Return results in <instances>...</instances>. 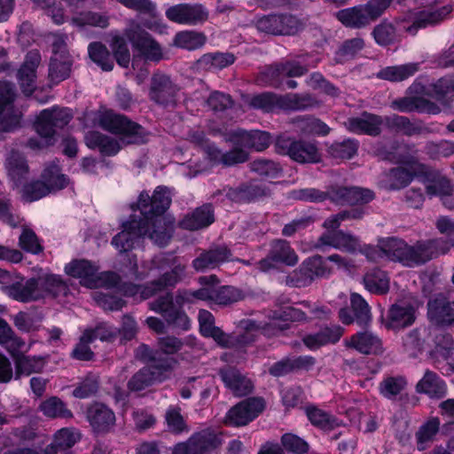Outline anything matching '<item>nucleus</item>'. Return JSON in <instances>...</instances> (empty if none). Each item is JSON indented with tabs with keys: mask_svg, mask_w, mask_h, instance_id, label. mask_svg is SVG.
Wrapping results in <instances>:
<instances>
[{
	"mask_svg": "<svg viewBox=\"0 0 454 454\" xmlns=\"http://www.w3.org/2000/svg\"><path fill=\"white\" fill-rule=\"evenodd\" d=\"M170 190L166 186H157L152 195L146 192L139 194L133 210H139L140 215H132L122 223V231L116 234L112 244L125 253L134 247L135 243L148 236L160 247L168 245L174 231V219L165 213L171 205Z\"/></svg>",
	"mask_w": 454,
	"mask_h": 454,
	"instance_id": "nucleus-1",
	"label": "nucleus"
},
{
	"mask_svg": "<svg viewBox=\"0 0 454 454\" xmlns=\"http://www.w3.org/2000/svg\"><path fill=\"white\" fill-rule=\"evenodd\" d=\"M207 292L204 288L195 291L179 289L174 298L172 293H166L149 303L150 309L160 314L166 323L176 329L187 331L191 322L183 309L185 303H191L195 299L204 301Z\"/></svg>",
	"mask_w": 454,
	"mask_h": 454,
	"instance_id": "nucleus-2",
	"label": "nucleus"
},
{
	"mask_svg": "<svg viewBox=\"0 0 454 454\" xmlns=\"http://www.w3.org/2000/svg\"><path fill=\"white\" fill-rule=\"evenodd\" d=\"M440 240H420L413 246L403 239L388 238L380 244L381 252L392 261L399 262L404 266L414 267L422 265L432 260L440 252Z\"/></svg>",
	"mask_w": 454,
	"mask_h": 454,
	"instance_id": "nucleus-3",
	"label": "nucleus"
},
{
	"mask_svg": "<svg viewBox=\"0 0 454 454\" xmlns=\"http://www.w3.org/2000/svg\"><path fill=\"white\" fill-rule=\"evenodd\" d=\"M98 125L105 130L121 135V141L125 145H139L146 140V131L140 124L113 111L103 113L98 118Z\"/></svg>",
	"mask_w": 454,
	"mask_h": 454,
	"instance_id": "nucleus-4",
	"label": "nucleus"
},
{
	"mask_svg": "<svg viewBox=\"0 0 454 454\" xmlns=\"http://www.w3.org/2000/svg\"><path fill=\"white\" fill-rule=\"evenodd\" d=\"M261 33L273 36H294L304 30L306 22L290 12H273L255 20Z\"/></svg>",
	"mask_w": 454,
	"mask_h": 454,
	"instance_id": "nucleus-5",
	"label": "nucleus"
},
{
	"mask_svg": "<svg viewBox=\"0 0 454 454\" xmlns=\"http://www.w3.org/2000/svg\"><path fill=\"white\" fill-rule=\"evenodd\" d=\"M181 87L168 74L157 70L149 79L148 98L162 108H175L180 100Z\"/></svg>",
	"mask_w": 454,
	"mask_h": 454,
	"instance_id": "nucleus-6",
	"label": "nucleus"
},
{
	"mask_svg": "<svg viewBox=\"0 0 454 454\" xmlns=\"http://www.w3.org/2000/svg\"><path fill=\"white\" fill-rule=\"evenodd\" d=\"M176 360H159L157 364H146L136 372L127 382L129 392L137 393L143 391L155 383H160L168 379Z\"/></svg>",
	"mask_w": 454,
	"mask_h": 454,
	"instance_id": "nucleus-7",
	"label": "nucleus"
},
{
	"mask_svg": "<svg viewBox=\"0 0 454 454\" xmlns=\"http://www.w3.org/2000/svg\"><path fill=\"white\" fill-rule=\"evenodd\" d=\"M73 115L67 108L53 107L43 110L35 121L38 135L45 139L47 145H52L58 129H63L72 120Z\"/></svg>",
	"mask_w": 454,
	"mask_h": 454,
	"instance_id": "nucleus-8",
	"label": "nucleus"
},
{
	"mask_svg": "<svg viewBox=\"0 0 454 454\" xmlns=\"http://www.w3.org/2000/svg\"><path fill=\"white\" fill-rule=\"evenodd\" d=\"M275 146L278 153L288 155L299 163H317L321 160L318 148L314 143L309 141L278 137Z\"/></svg>",
	"mask_w": 454,
	"mask_h": 454,
	"instance_id": "nucleus-9",
	"label": "nucleus"
},
{
	"mask_svg": "<svg viewBox=\"0 0 454 454\" xmlns=\"http://www.w3.org/2000/svg\"><path fill=\"white\" fill-rule=\"evenodd\" d=\"M221 445V435L207 428L194 433L186 442L176 444L172 454H210Z\"/></svg>",
	"mask_w": 454,
	"mask_h": 454,
	"instance_id": "nucleus-10",
	"label": "nucleus"
},
{
	"mask_svg": "<svg viewBox=\"0 0 454 454\" xmlns=\"http://www.w3.org/2000/svg\"><path fill=\"white\" fill-rule=\"evenodd\" d=\"M327 200L338 206L364 205L375 199V192L359 186H344L338 184L326 187Z\"/></svg>",
	"mask_w": 454,
	"mask_h": 454,
	"instance_id": "nucleus-11",
	"label": "nucleus"
},
{
	"mask_svg": "<svg viewBox=\"0 0 454 454\" xmlns=\"http://www.w3.org/2000/svg\"><path fill=\"white\" fill-rule=\"evenodd\" d=\"M184 272L185 266L177 264L171 270L162 274L159 278L150 281L143 286L129 284L123 291L127 295H133L137 293L138 288H141L140 294L142 298L148 299L164 289L174 287L183 279Z\"/></svg>",
	"mask_w": 454,
	"mask_h": 454,
	"instance_id": "nucleus-12",
	"label": "nucleus"
},
{
	"mask_svg": "<svg viewBox=\"0 0 454 454\" xmlns=\"http://www.w3.org/2000/svg\"><path fill=\"white\" fill-rule=\"evenodd\" d=\"M225 196L235 203H252L271 196L270 184L257 179L241 183L239 186L223 190Z\"/></svg>",
	"mask_w": 454,
	"mask_h": 454,
	"instance_id": "nucleus-13",
	"label": "nucleus"
},
{
	"mask_svg": "<svg viewBox=\"0 0 454 454\" xmlns=\"http://www.w3.org/2000/svg\"><path fill=\"white\" fill-rule=\"evenodd\" d=\"M298 255L292 248L289 241L283 239H276L270 241L267 256L257 263L262 271H269L276 267L277 263L286 266H294L298 262Z\"/></svg>",
	"mask_w": 454,
	"mask_h": 454,
	"instance_id": "nucleus-14",
	"label": "nucleus"
},
{
	"mask_svg": "<svg viewBox=\"0 0 454 454\" xmlns=\"http://www.w3.org/2000/svg\"><path fill=\"white\" fill-rule=\"evenodd\" d=\"M264 408L263 398L248 397L229 410L224 418V423L235 427L246 426L257 418Z\"/></svg>",
	"mask_w": 454,
	"mask_h": 454,
	"instance_id": "nucleus-15",
	"label": "nucleus"
},
{
	"mask_svg": "<svg viewBox=\"0 0 454 454\" xmlns=\"http://www.w3.org/2000/svg\"><path fill=\"white\" fill-rule=\"evenodd\" d=\"M52 56L49 64V79L59 83L70 76L72 59L67 44L61 37H57L51 44Z\"/></svg>",
	"mask_w": 454,
	"mask_h": 454,
	"instance_id": "nucleus-16",
	"label": "nucleus"
},
{
	"mask_svg": "<svg viewBox=\"0 0 454 454\" xmlns=\"http://www.w3.org/2000/svg\"><path fill=\"white\" fill-rule=\"evenodd\" d=\"M235 261L232 252L224 244H213L207 249H201L192 262V268L199 272L215 270L223 263Z\"/></svg>",
	"mask_w": 454,
	"mask_h": 454,
	"instance_id": "nucleus-17",
	"label": "nucleus"
},
{
	"mask_svg": "<svg viewBox=\"0 0 454 454\" xmlns=\"http://www.w3.org/2000/svg\"><path fill=\"white\" fill-rule=\"evenodd\" d=\"M166 17L178 24L196 26L207 20L208 12L200 4H178L166 11Z\"/></svg>",
	"mask_w": 454,
	"mask_h": 454,
	"instance_id": "nucleus-18",
	"label": "nucleus"
},
{
	"mask_svg": "<svg viewBox=\"0 0 454 454\" xmlns=\"http://www.w3.org/2000/svg\"><path fill=\"white\" fill-rule=\"evenodd\" d=\"M420 4L425 5L426 9L418 13L413 23L406 29L407 32L413 35L419 28L441 22L452 12L451 5L439 6L436 0L433 2L427 0L425 4Z\"/></svg>",
	"mask_w": 454,
	"mask_h": 454,
	"instance_id": "nucleus-19",
	"label": "nucleus"
},
{
	"mask_svg": "<svg viewBox=\"0 0 454 454\" xmlns=\"http://www.w3.org/2000/svg\"><path fill=\"white\" fill-rule=\"evenodd\" d=\"M427 317L429 321L439 326L454 325V301L438 294L427 301Z\"/></svg>",
	"mask_w": 454,
	"mask_h": 454,
	"instance_id": "nucleus-20",
	"label": "nucleus"
},
{
	"mask_svg": "<svg viewBox=\"0 0 454 454\" xmlns=\"http://www.w3.org/2000/svg\"><path fill=\"white\" fill-rule=\"evenodd\" d=\"M127 36L132 45L137 48L146 59L159 61L162 59L160 44L153 39L148 32L140 27L130 28Z\"/></svg>",
	"mask_w": 454,
	"mask_h": 454,
	"instance_id": "nucleus-21",
	"label": "nucleus"
},
{
	"mask_svg": "<svg viewBox=\"0 0 454 454\" xmlns=\"http://www.w3.org/2000/svg\"><path fill=\"white\" fill-rule=\"evenodd\" d=\"M218 374L224 386L236 396L247 395L254 389L252 381L234 366H223L219 369Z\"/></svg>",
	"mask_w": 454,
	"mask_h": 454,
	"instance_id": "nucleus-22",
	"label": "nucleus"
},
{
	"mask_svg": "<svg viewBox=\"0 0 454 454\" xmlns=\"http://www.w3.org/2000/svg\"><path fill=\"white\" fill-rule=\"evenodd\" d=\"M226 140L231 142L233 145L253 148L256 151H263L270 146L271 137L270 133L265 131H246L239 129L231 132Z\"/></svg>",
	"mask_w": 454,
	"mask_h": 454,
	"instance_id": "nucleus-23",
	"label": "nucleus"
},
{
	"mask_svg": "<svg viewBox=\"0 0 454 454\" xmlns=\"http://www.w3.org/2000/svg\"><path fill=\"white\" fill-rule=\"evenodd\" d=\"M419 173L428 183L426 192L430 196L450 195L454 192L450 180L440 170L427 165L419 167Z\"/></svg>",
	"mask_w": 454,
	"mask_h": 454,
	"instance_id": "nucleus-24",
	"label": "nucleus"
},
{
	"mask_svg": "<svg viewBox=\"0 0 454 454\" xmlns=\"http://www.w3.org/2000/svg\"><path fill=\"white\" fill-rule=\"evenodd\" d=\"M418 307L417 301L403 300L393 304L387 312L388 327L403 328L412 325Z\"/></svg>",
	"mask_w": 454,
	"mask_h": 454,
	"instance_id": "nucleus-25",
	"label": "nucleus"
},
{
	"mask_svg": "<svg viewBox=\"0 0 454 454\" xmlns=\"http://www.w3.org/2000/svg\"><path fill=\"white\" fill-rule=\"evenodd\" d=\"M35 278H30L23 282V279L12 281L4 286V293L12 299L20 302L39 301L42 295L36 287Z\"/></svg>",
	"mask_w": 454,
	"mask_h": 454,
	"instance_id": "nucleus-26",
	"label": "nucleus"
},
{
	"mask_svg": "<svg viewBox=\"0 0 454 454\" xmlns=\"http://www.w3.org/2000/svg\"><path fill=\"white\" fill-rule=\"evenodd\" d=\"M87 419L97 432H108L115 422V415L112 410L103 403H94L87 410Z\"/></svg>",
	"mask_w": 454,
	"mask_h": 454,
	"instance_id": "nucleus-27",
	"label": "nucleus"
},
{
	"mask_svg": "<svg viewBox=\"0 0 454 454\" xmlns=\"http://www.w3.org/2000/svg\"><path fill=\"white\" fill-rule=\"evenodd\" d=\"M345 345L365 355H378L383 350L381 340L367 331L359 332L349 340H345Z\"/></svg>",
	"mask_w": 454,
	"mask_h": 454,
	"instance_id": "nucleus-28",
	"label": "nucleus"
},
{
	"mask_svg": "<svg viewBox=\"0 0 454 454\" xmlns=\"http://www.w3.org/2000/svg\"><path fill=\"white\" fill-rule=\"evenodd\" d=\"M380 116L364 112L360 117H351L347 120L345 126L349 131L364 133L370 136L380 135L382 124Z\"/></svg>",
	"mask_w": 454,
	"mask_h": 454,
	"instance_id": "nucleus-29",
	"label": "nucleus"
},
{
	"mask_svg": "<svg viewBox=\"0 0 454 454\" xmlns=\"http://www.w3.org/2000/svg\"><path fill=\"white\" fill-rule=\"evenodd\" d=\"M235 59V55L231 52L206 53L194 63V69L199 72L221 70L232 65Z\"/></svg>",
	"mask_w": 454,
	"mask_h": 454,
	"instance_id": "nucleus-30",
	"label": "nucleus"
},
{
	"mask_svg": "<svg viewBox=\"0 0 454 454\" xmlns=\"http://www.w3.org/2000/svg\"><path fill=\"white\" fill-rule=\"evenodd\" d=\"M344 333V328L333 325L321 328L314 334L303 338V343L310 349L318 348L326 344H334L340 340Z\"/></svg>",
	"mask_w": 454,
	"mask_h": 454,
	"instance_id": "nucleus-31",
	"label": "nucleus"
},
{
	"mask_svg": "<svg viewBox=\"0 0 454 454\" xmlns=\"http://www.w3.org/2000/svg\"><path fill=\"white\" fill-rule=\"evenodd\" d=\"M35 282L42 299L46 296L53 298L59 295L67 296L69 291L67 284L58 275H42L35 278Z\"/></svg>",
	"mask_w": 454,
	"mask_h": 454,
	"instance_id": "nucleus-32",
	"label": "nucleus"
},
{
	"mask_svg": "<svg viewBox=\"0 0 454 454\" xmlns=\"http://www.w3.org/2000/svg\"><path fill=\"white\" fill-rule=\"evenodd\" d=\"M214 211L210 204L197 207L191 215H187L179 222L184 230L197 231L209 226L214 222Z\"/></svg>",
	"mask_w": 454,
	"mask_h": 454,
	"instance_id": "nucleus-33",
	"label": "nucleus"
},
{
	"mask_svg": "<svg viewBox=\"0 0 454 454\" xmlns=\"http://www.w3.org/2000/svg\"><path fill=\"white\" fill-rule=\"evenodd\" d=\"M391 106L394 109H397L401 112L410 113V112H420V113H428V114H438L440 112L439 106L422 98V97H405L399 99H396L392 102Z\"/></svg>",
	"mask_w": 454,
	"mask_h": 454,
	"instance_id": "nucleus-34",
	"label": "nucleus"
},
{
	"mask_svg": "<svg viewBox=\"0 0 454 454\" xmlns=\"http://www.w3.org/2000/svg\"><path fill=\"white\" fill-rule=\"evenodd\" d=\"M85 143L90 149H98L105 156L115 155L120 150L119 142L99 131H89L85 135Z\"/></svg>",
	"mask_w": 454,
	"mask_h": 454,
	"instance_id": "nucleus-35",
	"label": "nucleus"
},
{
	"mask_svg": "<svg viewBox=\"0 0 454 454\" xmlns=\"http://www.w3.org/2000/svg\"><path fill=\"white\" fill-rule=\"evenodd\" d=\"M416 391L433 398H442L447 392L445 382L434 372L427 370L423 378L417 383Z\"/></svg>",
	"mask_w": 454,
	"mask_h": 454,
	"instance_id": "nucleus-36",
	"label": "nucleus"
},
{
	"mask_svg": "<svg viewBox=\"0 0 454 454\" xmlns=\"http://www.w3.org/2000/svg\"><path fill=\"white\" fill-rule=\"evenodd\" d=\"M386 125L391 130L403 133L405 136H414L430 133V129L423 126L421 121H411L408 117L393 115L386 118Z\"/></svg>",
	"mask_w": 454,
	"mask_h": 454,
	"instance_id": "nucleus-37",
	"label": "nucleus"
},
{
	"mask_svg": "<svg viewBox=\"0 0 454 454\" xmlns=\"http://www.w3.org/2000/svg\"><path fill=\"white\" fill-rule=\"evenodd\" d=\"M320 105V101L309 93H288L280 98V109L283 110L304 111L319 107Z\"/></svg>",
	"mask_w": 454,
	"mask_h": 454,
	"instance_id": "nucleus-38",
	"label": "nucleus"
},
{
	"mask_svg": "<svg viewBox=\"0 0 454 454\" xmlns=\"http://www.w3.org/2000/svg\"><path fill=\"white\" fill-rule=\"evenodd\" d=\"M336 18L345 27L351 28H362L371 22L364 5H357L339 11Z\"/></svg>",
	"mask_w": 454,
	"mask_h": 454,
	"instance_id": "nucleus-39",
	"label": "nucleus"
},
{
	"mask_svg": "<svg viewBox=\"0 0 454 454\" xmlns=\"http://www.w3.org/2000/svg\"><path fill=\"white\" fill-rule=\"evenodd\" d=\"M204 291L207 292L204 301H210L219 305H229L243 299L241 291L230 286L204 288Z\"/></svg>",
	"mask_w": 454,
	"mask_h": 454,
	"instance_id": "nucleus-40",
	"label": "nucleus"
},
{
	"mask_svg": "<svg viewBox=\"0 0 454 454\" xmlns=\"http://www.w3.org/2000/svg\"><path fill=\"white\" fill-rule=\"evenodd\" d=\"M295 128L304 135L326 136L330 132V128L321 120L311 116H297L292 120Z\"/></svg>",
	"mask_w": 454,
	"mask_h": 454,
	"instance_id": "nucleus-41",
	"label": "nucleus"
},
{
	"mask_svg": "<svg viewBox=\"0 0 454 454\" xmlns=\"http://www.w3.org/2000/svg\"><path fill=\"white\" fill-rule=\"evenodd\" d=\"M44 365L45 361L41 356L18 355L15 356V379H20L22 375L39 373L43 372Z\"/></svg>",
	"mask_w": 454,
	"mask_h": 454,
	"instance_id": "nucleus-42",
	"label": "nucleus"
},
{
	"mask_svg": "<svg viewBox=\"0 0 454 454\" xmlns=\"http://www.w3.org/2000/svg\"><path fill=\"white\" fill-rule=\"evenodd\" d=\"M305 411L310 423L323 430L330 431L340 425V420L335 416L316 406H308Z\"/></svg>",
	"mask_w": 454,
	"mask_h": 454,
	"instance_id": "nucleus-43",
	"label": "nucleus"
},
{
	"mask_svg": "<svg viewBox=\"0 0 454 454\" xmlns=\"http://www.w3.org/2000/svg\"><path fill=\"white\" fill-rule=\"evenodd\" d=\"M39 411L51 419H72L73 412L67 404L58 396H51L43 401L39 405Z\"/></svg>",
	"mask_w": 454,
	"mask_h": 454,
	"instance_id": "nucleus-44",
	"label": "nucleus"
},
{
	"mask_svg": "<svg viewBox=\"0 0 454 454\" xmlns=\"http://www.w3.org/2000/svg\"><path fill=\"white\" fill-rule=\"evenodd\" d=\"M110 15L108 12H82L76 16L73 17L71 23L74 26L83 27L85 26L96 27L99 28H106L110 22Z\"/></svg>",
	"mask_w": 454,
	"mask_h": 454,
	"instance_id": "nucleus-45",
	"label": "nucleus"
},
{
	"mask_svg": "<svg viewBox=\"0 0 454 454\" xmlns=\"http://www.w3.org/2000/svg\"><path fill=\"white\" fill-rule=\"evenodd\" d=\"M418 71V63H409L401 66L387 67L378 73V77L391 82H401L412 76Z\"/></svg>",
	"mask_w": 454,
	"mask_h": 454,
	"instance_id": "nucleus-46",
	"label": "nucleus"
},
{
	"mask_svg": "<svg viewBox=\"0 0 454 454\" xmlns=\"http://www.w3.org/2000/svg\"><path fill=\"white\" fill-rule=\"evenodd\" d=\"M366 289L371 293L386 294L389 289V280L387 273L375 268L368 271L364 277Z\"/></svg>",
	"mask_w": 454,
	"mask_h": 454,
	"instance_id": "nucleus-47",
	"label": "nucleus"
},
{
	"mask_svg": "<svg viewBox=\"0 0 454 454\" xmlns=\"http://www.w3.org/2000/svg\"><path fill=\"white\" fill-rule=\"evenodd\" d=\"M90 59L99 66L104 71H111L114 68V61L105 44L101 42H92L88 46Z\"/></svg>",
	"mask_w": 454,
	"mask_h": 454,
	"instance_id": "nucleus-48",
	"label": "nucleus"
},
{
	"mask_svg": "<svg viewBox=\"0 0 454 454\" xmlns=\"http://www.w3.org/2000/svg\"><path fill=\"white\" fill-rule=\"evenodd\" d=\"M206 41L207 37L201 32L182 31L176 35L174 43L177 47L192 51L202 47Z\"/></svg>",
	"mask_w": 454,
	"mask_h": 454,
	"instance_id": "nucleus-49",
	"label": "nucleus"
},
{
	"mask_svg": "<svg viewBox=\"0 0 454 454\" xmlns=\"http://www.w3.org/2000/svg\"><path fill=\"white\" fill-rule=\"evenodd\" d=\"M350 302L356 323L360 326H367L372 321V314L368 303L356 293L351 294Z\"/></svg>",
	"mask_w": 454,
	"mask_h": 454,
	"instance_id": "nucleus-50",
	"label": "nucleus"
},
{
	"mask_svg": "<svg viewBox=\"0 0 454 454\" xmlns=\"http://www.w3.org/2000/svg\"><path fill=\"white\" fill-rule=\"evenodd\" d=\"M437 230L447 236L446 239H437L441 245L438 248L440 254H446L454 246V220L448 216H441L436 220Z\"/></svg>",
	"mask_w": 454,
	"mask_h": 454,
	"instance_id": "nucleus-51",
	"label": "nucleus"
},
{
	"mask_svg": "<svg viewBox=\"0 0 454 454\" xmlns=\"http://www.w3.org/2000/svg\"><path fill=\"white\" fill-rule=\"evenodd\" d=\"M65 271L74 278L93 279L98 268L87 260H74L65 267Z\"/></svg>",
	"mask_w": 454,
	"mask_h": 454,
	"instance_id": "nucleus-52",
	"label": "nucleus"
},
{
	"mask_svg": "<svg viewBox=\"0 0 454 454\" xmlns=\"http://www.w3.org/2000/svg\"><path fill=\"white\" fill-rule=\"evenodd\" d=\"M358 150V142L354 139H345L342 142H334L328 148V153L334 159L349 160Z\"/></svg>",
	"mask_w": 454,
	"mask_h": 454,
	"instance_id": "nucleus-53",
	"label": "nucleus"
},
{
	"mask_svg": "<svg viewBox=\"0 0 454 454\" xmlns=\"http://www.w3.org/2000/svg\"><path fill=\"white\" fill-rule=\"evenodd\" d=\"M280 98L281 96L267 91L252 97L249 105L254 108L270 113L277 108L280 109Z\"/></svg>",
	"mask_w": 454,
	"mask_h": 454,
	"instance_id": "nucleus-54",
	"label": "nucleus"
},
{
	"mask_svg": "<svg viewBox=\"0 0 454 454\" xmlns=\"http://www.w3.org/2000/svg\"><path fill=\"white\" fill-rule=\"evenodd\" d=\"M407 381L402 377H387L379 387L380 393L387 399H393L406 387Z\"/></svg>",
	"mask_w": 454,
	"mask_h": 454,
	"instance_id": "nucleus-55",
	"label": "nucleus"
},
{
	"mask_svg": "<svg viewBox=\"0 0 454 454\" xmlns=\"http://www.w3.org/2000/svg\"><path fill=\"white\" fill-rule=\"evenodd\" d=\"M165 420L168 431L172 434H180L189 431V427L181 414L179 407L168 409L165 414Z\"/></svg>",
	"mask_w": 454,
	"mask_h": 454,
	"instance_id": "nucleus-56",
	"label": "nucleus"
},
{
	"mask_svg": "<svg viewBox=\"0 0 454 454\" xmlns=\"http://www.w3.org/2000/svg\"><path fill=\"white\" fill-rule=\"evenodd\" d=\"M307 82L313 90H320L322 93L332 98H338L340 94V89L318 72L311 74Z\"/></svg>",
	"mask_w": 454,
	"mask_h": 454,
	"instance_id": "nucleus-57",
	"label": "nucleus"
},
{
	"mask_svg": "<svg viewBox=\"0 0 454 454\" xmlns=\"http://www.w3.org/2000/svg\"><path fill=\"white\" fill-rule=\"evenodd\" d=\"M42 178L52 191L63 189L67 185L65 176L60 173L59 167L55 163L45 168Z\"/></svg>",
	"mask_w": 454,
	"mask_h": 454,
	"instance_id": "nucleus-58",
	"label": "nucleus"
},
{
	"mask_svg": "<svg viewBox=\"0 0 454 454\" xmlns=\"http://www.w3.org/2000/svg\"><path fill=\"white\" fill-rule=\"evenodd\" d=\"M440 427V420L438 418H432L420 427L416 433L418 449L424 450L426 449L425 443L431 441L433 437L438 433Z\"/></svg>",
	"mask_w": 454,
	"mask_h": 454,
	"instance_id": "nucleus-59",
	"label": "nucleus"
},
{
	"mask_svg": "<svg viewBox=\"0 0 454 454\" xmlns=\"http://www.w3.org/2000/svg\"><path fill=\"white\" fill-rule=\"evenodd\" d=\"M19 246L21 249L33 254H38L43 250L35 231L27 227L22 228L19 238Z\"/></svg>",
	"mask_w": 454,
	"mask_h": 454,
	"instance_id": "nucleus-60",
	"label": "nucleus"
},
{
	"mask_svg": "<svg viewBox=\"0 0 454 454\" xmlns=\"http://www.w3.org/2000/svg\"><path fill=\"white\" fill-rule=\"evenodd\" d=\"M7 166L13 178H20L28 172L27 160L22 153L12 150L7 158Z\"/></svg>",
	"mask_w": 454,
	"mask_h": 454,
	"instance_id": "nucleus-61",
	"label": "nucleus"
},
{
	"mask_svg": "<svg viewBox=\"0 0 454 454\" xmlns=\"http://www.w3.org/2000/svg\"><path fill=\"white\" fill-rule=\"evenodd\" d=\"M413 174L403 167L393 168L388 173L389 188L399 190L407 186L413 179Z\"/></svg>",
	"mask_w": 454,
	"mask_h": 454,
	"instance_id": "nucleus-62",
	"label": "nucleus"
},
{
	"mask_svg": "<svg viewBox=\"0 0 454 454\" xmlns=\"http://www.w3.org/2000/svg\"><path fill=\"white\" fill-rule=\"evenodd\" d=\"M372 35L378 44L387 46L395 41V28L391 23L381 22L373 28Z\"/></svg>",
	"mask_w": 454,
	"mask_h": 454,
	"instance_id": "nucleus-63",
	"label": "nucleus"
},
{
	"mask_svg": "<svg viewBox=\"0 0 454 454\" xmlns=\"http://www.w3.org/2000/svg\"><path fill=\"white\" fill-rule=\"evenodd\" d=\"M427 154L433 160L450 157L454 154V143L442 140L439 143L428 142L425 147Z\"/></svg>",
	"mask_w": 454,
	"mask_h": 454,
	"instance_id": "nucleus-64",
	"label": "nucleus"
}]
</instances>
